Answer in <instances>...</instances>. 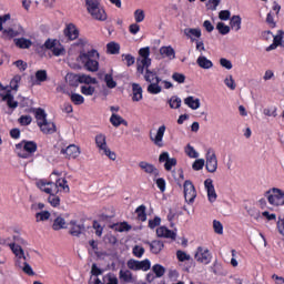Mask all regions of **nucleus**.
I'll return each instance as SVG.
<instances>
[{"instance_id":"e433bc0d","label":"nucleus","mask_w":284,"mask_h":284,"mask_svg":"<svg viewBox=\"0 0 284 284\" xmlns=\"http://www.w3.org/2000/svg\"><path fill=\"white\" fill-rule=\"evenodd\" d=\"M145 205H140L136 210H135V214H138V219L139 221H148V214H145Z\"/></svg>"},{"instance_id":"2f4dec72","label":"nucleus","mask_w":284,"mask_h":284,"mask_svg":"<svg viewBox=\"0 0 284 284\" xmlns=\"http://www.w3.org/2000/svg\"><path fill=\"white\" fill-rule=\"evenodd\" d=\"M2 100L7 101L9 108H18L19 102L14 101V97L12 95V93H10V91H7V93L4 95H2Z\"/></svg>"},{"instance_id":"bb28decb","label":"nucleus","mask_w":284,"mask_h":284,"mask_svg":"<svg viewBox=\"0 0 284 284\" xmlns=\"http://www.w3.org/2000/svg\"><path fill=\"white\" fill-rule=\"evenodd\" d=\"M196 63L203 70H210V68L214 67V63L206 59L205 55H200L196 60Z\"/></svg>"},{"instance_id":"393cba45","label":"nucleus","mask_w":284,"mask_h":284,"mask_svg":"<svg viewBox=\"0 0 284 284\" xmlns=\"http://www.w3.org/2000/svg\"><path fill=\"white\" fill-rule=\"evenodd\" d=\"M185 105L191 108V110H199L201 108V100L194 99V97L190 95L186 99H184Z\"/></svg>"},{"instance_id":"680f3d73","label":"nucleus","mask_w":284,"mask_h":284,"mask_svg":"<svg viewBox=\"0 0 284 284\" xmlns=\"http://www.w3.org/2000/svg\"><path fill=\"white\" fill-rule=\"evenodd\" d=\"M126 266L129 267V270H133L134 272H139V261L136 260H129L126 262Z\"/></svg>"},{"instance_id":"dca6fc26","label":"nucleus","mask_w":284,"mask_h":284,"mask_svg":"<svg viewBox=\"0 0 284 284\" xmlns=\"http://www.w3.org/2000/svg\"><path fill=\"white\" fill-rule=\"evenodd\" d=\"M95 145L99 151L102 152V154H105V156H108V143L105 134L100 133L95 136Z\"/></svg>"},{"instance_id":"c756f323","label":"nucleus","mask_w":284,"mask_h":284,"mask_svg":"<svg viewBox=\"0 0 284 284\" xmlns=\"http://www.w3.org/2000/svg\"><path fill=\"white\" fill-rule=\"evenodd\" d=\"M108 54H121V44H119V42L115 41H111L108 43Z\"/></svg>"},{"instance_id":"79ce46f5","label":"nucleus","mask_w":284,"mask_h":284,"mask_svg":"<svg viewBox=\"0 0 284 284\" xmlns=\"http://www.w3.org/2000/svg\"><path fill=\"white\" fill-rule=\"evenodd\" d=\"M120 278L124 281V283H132V272L128 270H121L120 271Z\"/></svg>"},{"instance_id":"7c9ffc66","label":"nucleus","mask_w":284,"mask_h":284,"mask_svg":"<svg viewBox=\"0 0 284 284\" xmlns=\"http://www.w3.org/2000/svg\"><path fill=\"white\" fill-rule=\"evenodd\" d=\"M10 247L13 254H16L17 258H23V261H28V257H26V253L23 252V248L20 245L10 244Z\"/></svg>"},{"instance_id":"774afa93","label":"nucleus","mask_w":284,"mask_h":284,"mask_svg":"<svg viewBox=\"0 0 284 284\" xmlns=\"http://www.w3.org/2000/svg\"><path fill=\"white\" fill-rule=\"evenodd\" d=\"M91 274L92 276H101V274H103V270L99 268V266H97V264H92L91 266Z\"/></svg>"},{"instance_id":"5fc2aeb1","label":"nucleus","mask_w":284,"mask_h":284,"mask_svg":"<svg viewBox=\"0 0 284 284\" xmlns=\"http://www.w3.org/2000/svg\"><path fill=\"white\" fill-rule=\"evenodd\" d=\"M175 165H176V158H169V161L164 163V170H166V172H171L172 168H175Z\"/></svg>"},{"instance_id":"864d4df0","label":"nucleus","mask_w":284,"mask_h":284,"mask_svg":"<svg viewBox=\"0 0 284 284\" xmlns=\"http://www.w3.org/2000/svg\"><path fill=\"white\" fill-rule=\"evenodd\" d=\"M221 4V0H207L205 7L207 10H216V8H219V6Z\"/></svg>"},{"instance_id":"f704fd0d","label":"nucleus","mask_w":284,"mask_h":284,"mask_svg":"<svg viewBox=\"0 0 284 284\" xmlns=\"http://www.w3.org/2000/svg\"><path fill=\"white\" fill-rule=\"evenodd\" d=\"M2 32L9 39H14V37H19V34H23V28H20L19 30L4 29Z\"/></svg>"},{"instance_id":"a18cd8bd","label":"nucleus","mask_w":284,"mask_h":284,"mask_svg":"<svg viewBox=\"0 0 284 284\" xmlns=\"http://www.w3.org/2000/svg\"><path fill=\"white\" fill-rule=\"evenodd\" d=\"M216 30L220 32V34H230V26H226L225 23L223 22H217L216 24Z\"/></svg>"},{"instance_id":"13d9d810","label":"nucleus","mask_w":284,"mask_h":284,"mask_svg":"<svg viewBox=\"0 0 284 284\" xmlns=\"http://www.w3.org/2000/svg\"><path fill=\"white\" fill-rule=\"evenodd\" d=\"M22 272H24V274H28V276H34V271L32 270V266H30V264H28V262H23L22 263Z\"/></svg>"},{"instance_id":"b1692460","label":"nucleus","mask_w":284,"mask_h":284,"mask_svg":"<svg viewBox=\"0 0 284 284\" xmlns=\"http://www.w3.org/2000/svg\"><path fill=\"white\" fill-rule=\"evenodd\" d=\"M148 245L150 246V251L152 254H160V252L165 247V244L159 240H154L152 242H146Z\"/></svg>"},{"instance_id":"e2e57ef3","label":"nucleus","mask_w":284,"mask_h":284,"mask_svg":"<svg viewBox=\"0 0 284 284\" xmlns=\"http://www.w3.org/2000/svg\"><path fill=\"white\" fill-rule=\"evenodd\" d=\"M173 81L176 83H185V74L175 72L172 74Z\"/></svg>"},{"instance_id":"4c0bfd02","label":"nucleus","mask_w":284,"mask_h":284,"mask_svg":"<svg viewBox=\"0 0 284 284\" xmlns=\"http://www.w3.org/2000/svg\"><path fill=\"white\" fill-rule=\"evenodd\" d=\"M55 194L57 192H53L48 197V201L52 207H59V205H61V199Z\"/></svg>"},{"instance_id":"4468645a","label":"nucleus","mask_w":284,"mask_h":284,"mask_svg":"<svg viewBox=\"0 0 284 284\" xmlns=\"http://www.w3.org/2000/svg\"><path fill=\"white\" fill-rule=\"evenodd\" d=\"M63 33H64V37H67V39H69V41H74V40L79 39V29L73 23H69L65 27Z\"/></svg>"},{"instance_id":"f257e3e1","label":"nucleus","mask_w":284,"mask_h":284,"mask_svg":"<svg viewBox=\"0 0 284 284\" xmlns=\"http://www.w3.org/2000/svg\"><path fill=\"white\" fill-rule=\"evenodd\" d=\"M75 45L82 48L80 51L79 57L77 58V62L81 63L84 69L88 70V72H99V51L92 49V50H85L88 45V39L80 38Z\"/></svg>"},{"instance_id":"c9c22d12","label":"nucleus","mask_w":284,"mask_h":284,"mask_svg":"<svg viewBox=\"0 0 284 284\" xmlns=\"http://www.w3.org/2000/svg\"><path fill=\"white\" fill-rule=\"evenodd\" d=\"M51 216V213L49 211H42L36 213V221L37 223H41L43 221H49Z\"/></svg>"},{"instance_id":"7ed1b4c3","label":"nucleus","mask_w":284,"mask_h":284,"mask_svg":"<svg viewBox=\"0 0 284 284\" xmlns=\"http://www.w3.org/2000/svg\"><path fill=\"white\" fill-rule=\"evenodd\" d=\"M36 119L38 126L43 134H54V132H57V124L52 121H48V113H45V110L41 108L36 109Z\"/></svg>"},{"instance_id":"338daca9","label":"nucleus","mask_w":284,"mask_h":284,"mask_svg":"<svg viewBox=\"0 0 284 284\" xmlns=\"http://www.w3.org/2000/svg\"><path fill=\"white\" fill-rule=\"evenodd\" d=\"M19 123L21 125H30L32 123V116H30V115H21L19 118Z\"/></svg>"},{"instance_id":"72a5a7b5","label":"nucleus","mask_w":284,"mask_h":284,"mask_svg":"<svg viewBox=\"0 0 284 284\" xmlns=\"http://www.w3.org/2000/svg\"><path fill=\"white\" fill-rule=\"evenodd\" d=\"M53 230L55 232H59V230H65V219L58 216L54 221H53V225H52Z\"/></svg>"},{"instance_id":"39448f33","label":"nucleus","mask_w":284,"mask_h":284,"mask_svg":"<svg viewBox=\"0 0 284 284\" xmlns=\"http://www.w3.org/2000/svg\"><path fill=\"white\" fill-rule=\"evenodd\" d=\"M85 6L89 14H91L93 19H97L98 21H105L108 19V14L105 13V10L101 9L99 1L85 0Z\"/></svg>"},{"instance_id":"aec40b11","label":"nucleus","mask_w":284,"mask_h":284,"mask_svg":"<svg viewBox=\"0 0 284 284\" xmlns=\"http://www.w3.org/2000/svg\"><path fill=\"white\" fill-rule=\"evenodd\" d=\"M184 34L187 37V39H191V41H196V39H201L202 33L201 29L199 28H186L184 29Z\"/></svg>"},{"instance_id":"4be33fe9","label":"nucleus","mask_w":284,"mask_h":284,"mask_svg":"<svg viewBox=\"0 0 284 284\" xmlns=\"http://www.w3.org/2000/svg\"><path fill=\"white\" fill-rule=\"evenodd\" d=\"M109 227L114 230V232H130V230H132V225L128 222L109 224Z\"/></svg>"},{"instance_id":"6ab92c4d","label":"nucleus","mask_w":284,"mask_h":284,"mask_svg":"<svg viewBox=\"0 0 284 284\" xmlns=\"http://www.w3.org/2000/svg\"><path fill=\"white\" fill-rule=\"evenodd\" d=\"M109 121L113 128H120L121 125H125V128H128V122L125 119L116 113H112Z\"/></svg>"},{"instance_id":"09e8293b","label":"nucleus","mask_w":284,"mask_h":284,"mask_svg":"<svg viewBox=\"0 0 284 284\" xmlns=\"http://www.w3.org/2000/svg\"><path fill=\"white\" fill-rule=\"evenodd\" d=\"M51 52H53L54 57H61L65 53V48H63L61 45V42L58 41V44L53 47V50H51Z\"/></svg>"},{"instance_id":"052dcab7","label":"nucleus","mask_w":284,"mask_h":284,"mask_svg":"<svg viewBox=\"0 0 284 284\" xmlns=\"http://www.w3.org/2000/svg\"><path fill=\"white\" fill-rule=\"evenodd\" d=\"M81 92H82V94H84L85 97H92V94H94V87L82 85V87H81Z\"/></svg>"},{"instance_id":"2eb2a0df","label":"nucleus","mask_w":284,"mask_h":284,"mask_svg":"<svg viewBox=\"0 0 284 284\" xmlns=\"http://www.w3.org/2000/svg\"><path fill=\"white\" fill-rule=\"evenodd\" d=\"M156 236H159V239H171L172 241H176V232L171 231L165 226L156 229Z\"/></svg>"},{"instance_id":"6e6552de","label":"nucleus","mask_w":284,"mask_h":284,"mask_svg":"<svg viewBox=\"0 0 284 284\" xmlns=\"http://www.w3.org/2000/svg\"><path fill=\"white\" fill-rule=\"evenodd\" d=\"M205 168L211 174H214V172L219 170V160L216 159V153L212 149H209L206 152Z\"/></svg>"},{"instance_id":"9d476101","label":"nucleus","mask_w":284,"mask_h":284,"mask_svg":"<svg viewBox=\"0 0 284 284\" xmlns=\"http://www.w3.org/2000/svg\"><path fill=\"white\" fill-rule=\"evenodd\" d=\"M36 185L39 187V190H41V192H45V194H52L53 192H57V184H54V182H45L43 180H39Z\"/></svg>"},{"instance_id":"6e6d98bb","label":"nucleus","mask_w":284,"mask_h":284,"mask_svg":"<svg viewBox=\"0 0 284 284\" xmlns=\"http://www.w3.org/2000/svg\"><path fill=\"white\" fill-rule=\"evenodd\" d=\"M55 45H59V40L54 39H48L44 44L43 48H45L47 50H53V48H55Z\"/></svg>"},{"instance_id":"a211bd4d","label":"nucleus","mask_w":284,"mask_h":284,"mask_svg":"<svg viewBox=\"0 0 284 284\" xmlns=\"http://www.w3.org/2000/svg\"><path fill=\"white\" fill-rule=\"evenodd\" d=\"M139 168L143 170L146 174H154V176H159V169L153 164L142 161L139 163Z\"/></svg>"},{"instance_id":"8fccbe9b","label":"nucleus","mask_w":284,"mask_h":284,"mask_svg":"<svg viewBox=\"0 0 284 284\" xmlns=\"http://www.w3.org/2000/svg\"><path fill=\"white\" fill-rule=\"evenodd\" d=\"M36 79L40 83H43L44 81H48V72L45 70H38L36 72Z\"/></svg>"},{"instance_id":"473e14b6","label":"nucleus","mask_w":284,"mask_h":284,"mask_svg":"<svg viewBox=\"0 0 284 284\" xmlns=\"http://www.w3.org/2000/svg\"><path fill=\"white\" fill-rule=\"evenodd\" d=\"M241 23H242L241 16H233L231 18L230 26L232 30H235V32H239V30H241Z\"/></svg>"},{"instance_id":"4d7b16f0","label":"nucleus","mask_w":284,"mask_h":284,"mask_svg":"<svg viewBox=\"0 0 284 284\" xmlns=\"http://www.w3.org/2000/svg\"><path fill=\"white\" fill-rule=\"evenodd\" d=\"M150 267H151L150 260L139 261L138 271L142 270L143 272H148V270H150Z\"/></svg>"},{"instance_id":"412c9836","label":"nucleus","mask_w":284,"mask_h":284,"mask_svg":"<svg viewBox=\"0 0 284 284\" xmlns=\"http://www.w3.org/2000/svg\"><path fill=\"white\" fill-rule=\"evenodd\" d=\"M17 48H20L21 50H30L32 48V40L26 39V38H17L13 40Z\"/></svg>"},{"instance_id":"1a4fd4ad","label":"nucleus","mask_w":284,"mask_h":284,"mask_svg":"<svg viewBox=\"0 0 284 284\" xmlns=\"http://www.w3.org/2000/svg\"><path fill=\"white\" fill-rule=\"evenodd\" d=\"M183 187L186 203H194V200L196 199V187H194V183H192L190 180H186L183 184Z\"/></svg>"},{"instance_id":"9b49d317","label":"nucleus","mask_w":284,"mask_h":284,"mask_svg":"<svg viewBox=\"0 0 284 284\" xmlns=\"http://www.w3.org/2000/svg\"><path fill=\"white\" fill-rule=\"evenodd\" d=\"M204 186L207 192V199L210 203H214L219 195H216V190L214 189V183L212 182V179H206L204 181Z\"/></svg>"},{"instance_id":"c85d7f7f","label":"nucleus","mask_w":284,"mask_h":284,"mask_svg":"<svg viewBox=\"0 0 284 284\" xmlns=\"http://www.w3.org/2000/svg\"><path fill=\"white\" fill-rule=\"evenodd\" d=\"M159 83L161 82L149 83L146 92H149V94H161V92H163V88Z\"/></svg>"},{"instance_id":"3c124183","label":"nucleus","mask_w":284,"mask_h":284,"mask_svg":"<svg viewBox=\"0 0 284 284\" xmlns=\"http://www.w3.org/2000/svg\"><path fill=\"white\" fill-rule=\"evenodd\" d=\"M185 154L190 156V159H199V152L194 149V146L187 144L185 148Z\"/></svg>"},{"instance_id":"423d86ee","label":"nucleus","mask_w":284,"mask_h":284,"mask_svg":"<svg viewBox=\"0 0 284 284\" xmlns=\"http://www.w3.org/2000/svg\"><path fill=\"white\" fill-rule=\"evenodd\" d=\"M264 196L267 197L270 205L278 207L281 202L284 201V191L278 187H272L264 193Z\"/></svg>"},{"instance_id":"f8f14e48","label":"nucleus","mask_w":284,"mask_h":284,"mask_svg":"<svg viewBox=\"0 0 284 284\" xmlns=\"http://www.w3.org/2000/svg\"><path fill=\"white\" fill-rule=\"evenodd\" d=\"M70 79H73V81H79V83H85L87 85H97V80L88 74L70 73Z\"/></svg>"},{"instance_id":"58836bf2","label":"nucleus","mask_w":284,"mask_h":284,"mask_svg":"<svg viewBox=\"0 0 284 284\" xmlns=\"http://www.w3.org/2000/svg\"><path fill=\"white\" fill-rule=\"evenodd\" d=\"M181 98L173 95L170 100H169V105L172 110H179V108H181Z\"/></svg>"},{"instance_id":"bf43d9fd","label":"nucleus","mask_w":284,"mask_h":284,"mask_svg":"<svg viewBox=\"0 0 284 284\" xmlns=\"http://www.w3.org/2000/svg\"><path fill=\"white\" fill-rule=\"evenodd\" d=\"M176 256L181 263H184V261H190L192 258V256H190V254H187L183 251H178Z\"/></svg>"},{"instance_id":"ea45409f","label":"nucleus","mask_w":284,"mask_h":284,"mask_svg":"<svg viewBox=\"0 0 284 284\" xmlns=\"http://www.w3.org/2000/svg\"><path fill=\"white\" fill-rule=\"evenodd\" d=\"M54 185H57L55 192H59V187H62L64 192H70V186L68 185V180L65 179H58Z\"/></svg>"},{"instance_id":"49530a36","label":"nucleus","mask_w":284,"mask_h":284,"mask_svg":"<svg viewBox=\"0 0 284 284\" xmlns=\"http://www.w3.org/2000/svg\"><path fill=\"white\" fill-rule=\"evenodd\" d=\"M71 101H72V103H74V105H82V103H84L85 99L83 98V95H81L79 93H72Z\"/></svg>"},{"instance_id":"a19ab883","label":"nucleus","mask_w":284,"mask_h":284,"mask_svg":"<svg viewBox=\"0 0 284 284\" xmlns=\"http://www.w3.org/2000/svg\"><path fill=\"white\" fill-rule=\"evenodd\" d=\"M273 43L284 48V31L280 30L276 36H273Z\"/></svg>"},{"instance_id":"ddd939ff","label":"nucleus","mask_w":284,"mask_h":284,"mask_svg":"<svg viewBox=\"0 0 284 284\" xmlns=\"http://www.w3.org/2000/svg\"><path fill=\"white\" fill-rule=\"evenodd\" d=\"M61 154H64L65 159H77L81 154V149L74 144H70L67 149L61 150Z\"/></svg>"},{"instance_id":"f3484780","label":"nucleus","mask_w":284,"mask_h":284,"mask_svg":"<svg viewBox=\"0 0 284 284\" xmlns=\"http://www.w3.org/2000/svg\"><path fill=\"white\" fill-rule=\"evenodd\" d=\"M165 135V125H161L158 129L156 135H151V141H153L154 145L158 148H163V136Z\"/></svg>"},{"instance_id":"a878e982","label":"nucleus","mask_w":284,"mask_h":284,"mask_svg":"<svg viewBox=\"0 0 284 284\" xmlns=\"http://www.w3.org/2000/svg\"><path fill=\"white\" fill-rule=\"evenodd\" d=\"M133 101H141L143 99V88L139 83H132Z\"/></svg>"},{"instance_id":"de8ad7c7","label":"nucleus","mask_w":284,"mask_h":284,"mask_svg":"<svg viewBox=\"0 0 284 284\" xmlns=\"http://www.w3.org/2000/svg\"><path fill=\"white\" fill-rule=\"evenodd\" d=\"M135 23H142L145 20V11L138 9L134 11Z\"/></svg>"},{"instance_id":"20e7f679","label":"nucleus","mask_w":284,"mask_h":284,"mask_svg":"<svg viewBox=\"0 0 284 284\" xmlns=\"http://www.w3.org/2000/svg\"><path fill=\"white\" fill-rule=\"evenodd\" d=\"M16 150L20 159H30V156L37 152V142L23 140L16 144Z\"/></svg>"},{"instance_id":"37998d69","label":"nucleus","mask_w":284,"mask_h":284,"mask_svg":"<svg viewBox=\"0 0 284 284\" xmlns=\"http://www.w3.org/2000/svg\"><path fill=\"white\" fill-rule=\"evenodd\" d=\"M152 271L154 272L156 278H161V276H164L165 274V268L161 264L153 265Z\"/></svg>"},{"instance_id":"c03bdc74","label":"nucleus","mask_w":284,"mask_h":284,"mask_svg":"<svg viewBox=\"0 0 284 284\" xmlns=\"http://www.w3.org/2000/svg\"><path fill=\"white\" fill-rule=\"evenodd\" d=\"M224 83L226 88H229V90H236V81H234V78L232 77V74L227 75L224 79Z\"/></svg>"},{"instance_id":"cd10ccee","label":"nucleus","mask_w":284,"mask_h":284,"mask_svg":"<svg viewBox=\"0 0 284 284\" xmlns=\"http://www.w3.org/2000/svg\"><path fill=\"white\" fill-rule=\"evenodd\" d=\"M70 225L72 226L69 231V234H71V236H81V232H83L84 230L83 225L77 224L75 221H71Z\"/></svg>"},{"instance_id":"69168bd1","label":"nucleus","mask_w":284,"mask_h":284,"mask_svg":"<svg viewBox=\"0 0 284 284\" xmlns=\"http://www.w3.org/2000/svg\"><path fill=\"white\" fill-rule=\"evenodd\" d=\"M213 230L215 234H223V224L220 221H213Z\"/></svg>"},{"instance_id":"f03ea898","label":"nucleus","mask_w":284,"mask_h":284,"mask_svg":"<svg viewBox=\"0 0 284 284\" xmlns=\"http://www.w3.org/2000/svg\"><path fill=\"white\" fill-rule=\"evenodd\" d=\"M140 58L136 59V70L140 74L144 73L146 83H161V78L156 75V71L150 70L152 59H150V47L139 50Z\"/></svg>"},{"instance_id":"0eeeda50","label":"nucleus","mask_w":284,"mask_h":284,"mask_svg":"<svg viewBox=\"0 0 284 284\" xmlns=\"http://www.w3.org/2000/svg\"><path fill=\"white\" fill-rule=\"evenodd\" d=\"M194 258L197 263H202L203 265H210L212 262V253L210 250L199 246L195 251Z\"/></svg>"},{"instance_id":"603ef678","label":"nucleus","mask_w":284,"mask_h":284,"mask_svg":"<svg viewBox=\"0 0 284 284\" xmlns=\"http://www.w3.org/2000/svg\"><path fill=\"white\" fill-rule=\"evenodd\" d=\"M204 166H205V160L204 159H197L192 164V168L195 172H199V170H203Z\"/></svg>"},{"instance_id":"0e129e2a","label":"nucleus","mask_w":284,"mask_h":284,"mask_svg":"<svg viewBox=\"0 0 284 284\" xmlns=\"http://www.w3.org/2000/svg\"><path fill=\"white\" fill-rule=\"evenodd\" d=\"M133 254L136 256V258H141V256L145 254V248L143 246L135 245L133 247Z\"/></svg>"},{"instance_id":"5701e85b","label":"nucleus","mask_w":284,"mask_h":284,"mask_svg":"<svg viewBox=\"0 0 284 284\" xmlns=\"http://www.w3.org/2000/svg\"><path fill=\"white\" fill-rule=\"evenodd\" d=\"M160 54L163 58H168L170 59V61H172V59H176V52L174 51V48H172L171 45L169 47H162L160 49Z\"/></svg>"}]
</instances>
